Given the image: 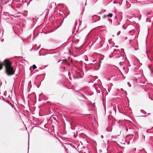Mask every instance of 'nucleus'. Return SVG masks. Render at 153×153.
<instances>
[{"label":"nucleus","instance_id":"72a5a7b5","mask_svg":"<svg viewBox=\"0 0 153 153\" xmlns=\"http://www.w3.org/2000/svg\"><path fill=\"white\" fill-rule=\"evenodd\" d=\"M146 53L147 54V52H146Z\"/></svg>","mask_w":153,"mask_h":153},{"label":"nucleus","instance_id":"dca6fc26","mask_svg":"<svg viewBox=\"0 0 153 153\" xmlns=\"http://www.w3.org/2000/svg\"><path fill=\"white\" fill-rule=\"evenodd\" d=\"M120 90L122 91H123V88H121L120 89Z\"/></svg>","mask_w":153,"mask_h":153},{"label":"nucleus","instance_id":"f257e3e1","mask_svg":"<svg viewBox=\"0 0 153 153\" xmlns=\"http://www.w3.org/2000/svg\"><path fill=\"white\" fill-rule=\"evenodd\" d=\"M12 64V62L8 59H6L4 61V65L5 67L6 73L8 76L13 75L15 71Z\"/></svg>","mask_w":153,"mask_h":153},{"label":"nucleus","instance_id":"a211bd4d","mask_svg":"<svg viewBox=\"0 0 153 153\" xmlns=\"http://www.w3.org/2000/svg\"><path fill=\"white\" fill-rule=\"evenodd\" d=\"M106 130H107V131H110L109 130H108L107 128H106Z\"/></svg>","mask_w":153,"mask_h":153},{"label":"nucleus","instance_id":"39448f33","mask_svg":"<svg viewBox=\"0 0 153 153\" xmlns=\"http://www.w3.org/2000/svg\"><path fill=\"white\" fill-rule=\"evenodd\" d=\"M97 17L98 18V20H97V21H98L99 20H100V17L99 16H97V15H94V16L93 17Z\"/></svg>","mask_w":153,"mask_h":153},{"label":"nucleus","instance_id":"6e6552de","mask_svg":"<svg viewBox=\"0 0 153 153\" xmlns=\"http://www.w3.org/2000/svg\"><path fill=\"white\" fill-rule=\"evenodd\" d=\"M67 62V61L66 60V59H64V60H63L62 61V64H63V63H66V62Z\"/></svg>","mask_w":153,"mask_h":153},{"label":"nucleus","instance_id":"b1692460","mask_svg":"<svg viewBox=\"0 0 153 153\" xmlns=\"http://www.w3.org/2000/svg\"><path fill=\"white\" fill-rule=\"evenodd\" d=\"M95 61V60H93V61H92L93 62H94Z\"/></svg>","mask_w":153,"mask_h":153},{"label":"nucleus","instance_id":"f3484780","mask_svg":"<svg viewBox=\"0 0 153 153\" xmlns=\"http://www.w3.org/2000/svg\"><path fill=\"white\" fill-rule=\"evenodd\" d=\"M126 130L127 131H128V128H126Z\"/></svg>","mask_w":153,"mask_h":153},{"label":"nucleus","instance_id":"f03ea898","mask_svg":"<svg viewBox=\"0 0 153 153\" xmlns=\"http://www.w3.org/2000/svg\"><path fill=\"white\" fill-rule=\"evenodd\" d=\"M64 11V13L67 15L66 16L69 15L70 13L69 11L68 10V9L66 7H65Z\"/></svg>","mask_w":153,"mask_h":153},{"label":"nucleus","instance_id":"c85d7f7f","mask_svg":"<svg viewBox=\"0 0 153 153\" xmlns=\"http://www.w3.org/2000/svg\"><path fill=\"white\" fill-rule=\"evenodd\" d=\"M122 50H123V51H124V49H122Z\"/></svg>","mask_w":153,"mask_h":153},{"label":"nucleus","instance_id":"cd10ccee","mask_svg":"<svg viewBox=\"0 0 153 153\" xmlns=\"http://www.w3.org/2000/svg\"><path fill=\"white\" fill-rule=\"evenodd\" d=\"M3 40H4V39H2V40H1V41H3Z\"/></svg>","mask_w":153,"mask_h":153},{"label":"nucleus","instance_id":"2eb2a0df","mask_svg":"<svg viewBox=\"0 0 153 153\" xmlns=\"http://www.w3.org/2000/svg\"><path fill=\"white\" fill-rule=\"evenodd\" d=\"M115 47L116 48H118V46L117 45H115Z\"/></svg>","mask_w":153,"mask_h":153},{"label":"nucleus","instance_id":"20e7f679","mask_svg":"<svg viewBox=\"0 0 153 153\" xmlns=\"http://www.w3.org/2000/svg\"><path fill=\"white\" fill-rule=\"evenodd\" d=\"M3 65H4V62L3 63H0V70L2 68Z\"/></svg>","mask_w":153,"mask_h":153},{"label":"nucleus","instance_id":"f8f14e48","mask_svg":"<svg viewBox=\"0 0 153 153\" xmlns=\"http://www.w3.org/2000/svg\"><path fill=\"white\" fill-rule=\"evenodd\" d=\"M149 68L150 70L151 71V73H152L153 71L150 69L149 66Z\"/></svg>","mask_w":153,"mask_h":153},{"label":"nucleus","instance_id":"2f4dec72","mask_svg":"<svg viewBox=\"0 0 153 153\" xmlns=\"http://www.w3.org/2000/svg\"><path fill=\"white\" fill-rule=\"evenodd\" d=\"M100 13H98V14H100Z\"/></svg>","mask_w":153,"mask_h":153},{"label":"nucleus","instance_id":"473e14b6","mask_svg":"<svg viewBox=\"0 0 153 153\" xmlns=\"http://www.w3.org/2000/svg\"><path fill=\"white\" fill-rule=\"evenodd\" d=\"M149 14V13H147V15H148Z\"/></svg>","mask_w":153,"mask_h":153},{"label":"nucleus","instance_id":"bb28decb","mask_svg":"<svg viewBox=\"0 0 153 153\" xmlns=\"http://www.w3.org/2000/svg\"><path fill=\"white\" fill-rule=\"evenodd\" d=\"M130 84V83H129V82H128V84Z\"/></svg>","mask_w":153,"mask_h":153},{"label":"nucleus","instance_id":"a878e982","mask_svg":"<svg viewBox=\"0 0 153 153\" xmlns=\"http://www.w3.org/2000/svg\"><path fill=\"white\" fill-rule=\"evenodd\" d=\"M143 111V110H140V111H141V112H142V111Z\"/></svg>","mask_w":153,"mask_h":153},{"label":"nucleus","instance_id":"1a4fd4ad","mask_svg":"<svg viewBox=\"0 0 153 153\" xmlns=\"http://www.w3.org/2000/svg\"><path fill=\"white\" fill-rule=\"evenodd\" d=\"M114 52H120V51L119 50L114 49Z\"/></svg>","mask_w":153,"mask_h":153},{"label":"nucleus","instance_id":"ddd939ff","mask_svg":"<svg viewBox=\"0 0 153 153\" xmlns=\"http://www.w3.org/2000/svg\"><path fill=\"white\" fill-rule=\"evenodd\" d=\"M123 63V62H120L119 64H120V65H122V63Z\"/></svg>","mask_w":153,"mask_h":153},{"label":"nucleus","instance_id":"5701e85b","mask_svg":"<svg viewBox=\"0 0 153 153\" xmlns=\"http://www.w3.org/2000/svg\"><path fill=\"white\" fill-rule=\"evenodd\" d=\"M129 86L130 87L131 86V85L130 84H129Z\"/></svg>","mask_w":153,"mask_h":153},{"label":"nucleus","instance_id":"c756f323","mask_svg":"<svg viewBox=\"0 0 153 153\" xmlns=\"http://www.w3.org/2000/svg\"><path fill=\"white\" fill-rule=\"evenodd\" d=\"M147 132H148V130H147Z\"/></svg>","mask_w":153,"mask_h":153},{"label":"nucleus","instance_id":"412c9836","mask_svg":"<svg viewBox=\"0 0 153 153\" xmlns=\"http://www.w3.org/2000/svg\"><path fill=\"white\" fill-rule=\"evenodd\" d=\"M30 83H31V81H30L29 82V84H30Z\"/></svg>","mask_w":153,"mask_h":153},{"label":"nucleus","instance_id":"7c9ffc66","mask_svg":"<svg viewBox=\"0 0 153 153\" xmlns=\"http://www.w3.org/2000/svg\"><path fill=\"white\" fill-rule=\"evenodd\" d=\"M148 58L149 59V57L148 56Z\"/></svg>","mask_w":153,"mask_h":153},{"label":"nucleus","instance_id":"9b49d317","mask_svg":"<svg viewBox=\"0 0 153 153\" xmlns=\"http://www.w3.org/2000/svg\"><path fill=\"white\" fill-rule=\"evenodd\" d=\"M120 31H119L117 32V35H118L119 34H120Z\"/></svg>","mask_w":153,"mask_h":153},{"label":"nucleus","instance_id":"7ed1b4c3","mask_svg":"<svg viewBox=\"0 0 153 153\" xmlns=\"http://www.w3.org/2000/svg\"><path fill=\"white\" fill-rule=\"evenodd\" d=\"M112 16H113V14L112 13H109L107 16V15H104L103 16V18H106V19H107V18H108V16H109L110 17H111Z\"/></svg>","mask_w":153,"mask_h":153},{"label":"nucleus","instance_id":"0eeeda50","mask_svg":"<svg viewBox=\"0 0 153 153\" xmlns=\"http://www.w3.org/2000/svg\"><path fill=\"white\" fill-rule=\"evenodd\" d=\"M32 67L33 70H34L37 68L36 66L35 65H33L32 66Z\"/></svg>","mask_w":153,"mask_h":153},{"label":"nucleus","instance_id":"6ab92c4d","mask_svg":"<svg viewBox=\"0 0 153 153\" xmlns=\"http://www.w3.org/2000/svg\"><path fill=\"white\" fill-rule=\"evenodd\" d=\"M138 134V133L137 132H136V134Z\"/></svg>","mask_w":153,"mask_h":153},{"label":"nucleus","instance_id":"4468645a","mask_svg":"<svg viewBox=\"0 0 153 153\" xmlns=\"http://www.w3.org/2000/svg\"><path fill=\"white\" fill-rule=\"evenodd\" d=\"M101 138H103V135H101Z\"/></svg>","mask_w":153,"mask_h":153},{"label":"nucleus","instance_id":"aec40b11","mask_svg":"<svg viewBox=\"0 0 153 153\" xmlns=\"http://www.w3.org/2000/svg\"><path fill=\"white\" fill-rule=\"evenodd\" d=\"M143 138H144L145 139V136L144 135H143Z\"/></svg>","mask_w":153,"mask_h":153},{"label":"nucleus","instance_id":"9d476101","mask_svg":"<svg viewBox=\"0 0 153 153\" xmlns=\"http://www.w3.org/2000/svg\"><path fill=\"white\" fill-rule=\"evenodd\" d=\"M108 21H109L111 22V23H112V20H111V19H108Z\"/></svg>","mask_w":153,"mask_h":153},{"label":"nucleus","instance_id":"423d86ee","mask_svg":"<svg viewBox=\"0 0 153 153\" xmlns=\"http://www.w3.org/2000/svg\"><path fill=\"white\" fill-rule=\"evenodd\" d=\"M70 124L71 125V128L72 129H74L75 128V127L71 123H70Z\"/></svg>","mask_w":153,"mask_h":153},{"label":"nucleus","instance_id":"4be33fe9","mask_svg":"<svg viewBox=\"0 0 153 153\" xmlns=\"http://www.w3.org/2000/svg\"><path fill=\"white\" fill-rule=\"evenodd\" d=\"M80 64L82 65V62H80Z\"/></svg>","mask_w":153,"mask_h":153},{"label":"nucleus","instance_id":"393cba45","mask_svg":"<svg viewBox=\"0 0 153 153\" xmlns=\"http://www.w3.org/2000/svg\"><path fill=\"white\" fill-rule=\"evenodd\" d=\"M134 149L135 151V150H136V148H134Z\"/></svg>","mask_w":153,"mask_h":153}]
</instances>
